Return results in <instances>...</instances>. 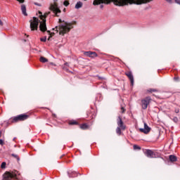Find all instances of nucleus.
<instances>
[{
	"label": "nucleus",
	"instance_id": "nucleus-1",
	"mask_svg": "<svg viewBox=\"0 0 180 180\" xmlns=\"http://www.w3.org/2000/svg\"><path fill=\"white\" fill-rule=\"evenodd\" d=\"M151 0H94L93 5H101V4H105L106 5L113 2L117 6H124V5H131L136 4V5H141V4H147Z\"/></svg>",
	"mask_w": 180,
	"mask_h": 180
},
{
	"label": "nucleus",
	"instance_id": "nucleus-2",
	"mask_svg": "<svg viewBox=\"0 0 180 180\" xmlns=\"http://www.w3.org/2000/svg\"><path fill=\"white\" fill-rule=\"evenodd\" d=\"M59 26H56L55 28H53V30H56L58 33L59 32V34L60 36H64V34H67V33L70 32L71 29L74 27L72 25V23L63 21V20L59 19L58 20Z\"/></svg>",
	"mask_w": 180,
	"mask_h": 180
},
{
	"label": "nucleus",
	"instance_id": "nucleus-3",
	"mask_svg": "<svg viewBox=\"0 0 180 180\" xmlns=\"http://www.w3.org/2000/svg\"><path fill=\"white\" fill-rule=\"evenodd\" d=\"M58 1V0H53L54 4L51 5L50 9L53 12V13H55L56 16H60V13H61V11L58 8V6H57Z\"/></svg>",
	"mask_w": 180,
	"mask_h": 180
},
{
	"label": "nucleus",
	"instance_id": "nucleus-4",
	"mask_svg": "<svg viewBox=\"0 0 180 180\" xmlns=\"http://www.w3.org/2000/svg\"><path fill=\"white\" fill-rule=\"evenodd\" d=\"M39 18L42 20L40 22L39 29L41 32H46L47 30V26L46 25V17L43 16V14H41V12H39Z\"/></svg>",
	"mask_w": 180,
	"mask_h": 180
},
{
	"label": "nucleus",
	"instance_id": "nucleus-5",
	"mask_svg": "<svg viewBox=\"0 0 180 180\" xmlns=\"http://www.w3.org/2000/svg\"><path fill=\"white\" fill-rule=\"evenodd\" d=\"M4 180H19L15 172H6L4 175Z\"/></svg>",
	"mask_w": 180,
	"mask_h": 180
},
{
	"label": "nucleus",
	"instance_id": "nucleus-6",
	"mask_svg": "<svg viewBox=\"0 0 180 180\" xmlns=\"http://www.w3.org/2000/svg\"><path fill=\"white\" fill-rule=\"evenodd\" d=\"M39 22H40V20L36 17H34L33 19L30 21L31 30H37Z\"/></svg>",
	"mask_w": 180,
	"mask_h": 180
},
{
	"label": "nucleus",
	"instance_id": "nucleus-7",
	"mask_svg": "<svg viewBox=\"0 0 180 180\" xmlns=\"http://www.w3.org/2000/svg\"><path fill=\"white\" fill-rule=\"evenodd\" d=\"M28 117L29 115L26 114H21L14 117L12 120V122L13 123H16L18 122H23V120H26L27 119H28Z\"/></svg>",
	"mask_w": 180,
	"mask_h": 180
},
{
	"label": "nucleus",
	"instance_id": "nucleus-8",
	"mask_svg": "<svg viewBox=\"0 0 180 180\" xmlns=\"http://www.w3.org/2000/svg\"><path fill=\"white\" fill-rule=\"evenodd\" d=\"M150 101H151V98L150 97H146L143 98L141 101L142 109H147V108H148V105H150Z\"/></svg>",
	"mask_w": 180,
	"mask_h": 180
},
{
	"label": "nucleus",
	"instance_id": "nucleus-9",
	"mask_svg": "<svg viewBox=\"0 0 180 180\" xmlns=\"http://www.w3.org/2000/svg\"><path fill=\"white\" fill-rule=\"evenodd\" d=\"M150 130L151 128H150V127H148V125L146 122H144V128L139 129V131H141V133H144V134H148V133H150Z\"/></svg>",
	"mask_w": 180,
	"mask_h": 180
},
{
	"label": "nucleus",
	"instance_id": "nucleus-10",
	"mask_svg": "<svg viewBox=\"0 0 180 180\" xmlns=\"http://www.w3.org/2000/svg\"><path fill=\"white\" fill-rule=\"evenodd\" d=\"M117 124L118 127L121 128V130H126V125H124V123L123 122L120 117H118V119L117 120Z\"/></svg>",
	"mask_w": 180,
	"mask_h": 180
},
{
	"label": "nucleus",
	"instance_id": "nucleus-11",
	"mask_svg": "<svg viewBox=\"0 0 180 180\" xmlns=\"http://www.w3.org/2000/svg\"><path fill=\"white\" fill-rule=\"evenodd\" d=\"M145 154L148 158H155V153L151 150H146Z\"/></svg>",
	"mask_w": 180,
	"mask_h": 180
},
{
	"label": "nucleus",
	"instance_id": "nucleus-12",
	"mask_svg": "<svg viewBox=\"0 0 180 180\" xmlns=\"http://www.w3.org/2000/svg\"><path fill=\"white\" fill-rule=\"evenodd\" d=\"M127 77H128L129 81H131V84L133 86L134 85V77H133V73L131 72H128L126 73Z\"/></svg>",
	"mask_w": 180,
	"mask_h": 180
},
{
	"label": "nucleus",
	"instance_id": "nucleus-13",
	"mask_svg": "<svg viewBox=\"0 0 180 180\" xmlns=\"http://www.w3.org/2000/svg\"><path fill=\"white\" fill-rule=\"evenodd\" d=\"M84 56L86 57H98V54H96V52H92V51H85L84 52Z\"/></svg>",
	"mask_w": 180,
	"mask_h": 180
},
{
	"label": "nucleus",
	"instance_id": "nucleus-14",
	"mask_svg": "<svg viewBox=\"0 0 180 180\" xmlns=\"http://www.w3.org/2000/svg\"><path fill=\"white\" fill-rule=\"evenodd\" d=\"M78 172H77L76 171H70L69 170L68 172V174L69 176V178H75V176H78Z\"/></svg>",
	"mask_w": 180,
	"mask_h": 180
},
{
	"label": "nucleus",
	"instance_id": "nucleus-15",
	"mask_svg": "<svg viewBox=\"0 0 180 180\" xmlns=\"http://www.w3.org/2000/svg\"><path fill=\"white\" fill-rule=\"evenodd\" d=\"M21 11L24 16H27V13L26 12V6H25V4L21 5Z\"/></svg>",
	"mask_w": 180,
	"mask_h": 180
},
{
	"label": "nucleus",
	"instance_id": "nucleus-16",
	"mask_svg": "<svg viewBox=\"0 0 180 180\" xmlns=\"http://www.w3.org/2000/svg\"><path fill=\"white\" fill-rule=\"evenodd\" d=\"M169 160H170L172 162H175V161H176V156L174 155H170L169 156Z\"/></svg>",
	"mask_w": 180,
	"mask_h": 180
},
{
	"label": "nucleus",
	"instance_id": "nucleus-17",
	"mask_svg": "<svg viewBox=\"0 0 180 180\" xmlns=\"http://www.w3.org/2000/svg\"><path fill=\"white\" fill-rule=\"evenodd\" d=\"M82 8V2L78 1L75 5V9H79Z\"/></svg>",
	"mask_w": 180,
	"mask_h": 180
},
{
	"label": "nucleus",
	"instance_id": "nucleus-18",
	"mask_svg": "<svg viewBox=\"0 0 180 180\" xmlns=\"http://www.w3.org/2000/svg\"><path fill=\"white\" fill-rule=\"evenodd\" d=\"M41 63H47L49 60L43 56H41L39 58Z\"/></svg>",
	"mask_w": 180,
	"mask_h": 180
},
{
	"label": "nucleus",
	"instance_id": "nucleus-19",
	"mask_svg": "<svg viewBox=\"0 0 180 180\" xmlns=\"http://www.w3.org/2000/svg\"><path fill=\"white\" fill-rule=\"evenodd\" d=\"M116 133H117V134L120 136L122 134V128L117 127L116 129Z\"/></svg>",
	"mask_w": 180,
	"mask_h": 180
},
{
	"label": "nucleus",
	"instance_id": "nucleus-20",
	"mask_svg": "<svg viewBox=\"0 0 180 180\" xmlns=\"http://www.w3.org/2000/svg\"><path fill=\"white\" fill-rule=\"evenodd\" d=\"M80 129H82L83 130H86V129H88V124H82L80 126Z\"/></svg>",
	"mask_w": 180,
	"mask_h": 180
},
{
	"label": "nucleus",
	"instance_id": "nucleus-21",
	"mask_svg": "<svg viewBox=\"0 0 180 180\" xmlns=\"http://www.w3.org/2000/svg\"><path fill=\"white\" fill-rule=\"evenodd\" d=\"M1 168L2 169H4V168H6V162H3L1 163Z\"/></svg>",
	"mask_w": 180,
	"mask_h": 180
},
{
	"label": "nucleus",
	"instance_id": "nucleus-22",
	"mask_svg": "<svg viewBox=\"0 0 180 180\" xmlns=\"http://www.w3.org/2000/svg\"><path fill=\"white\" fill-rule=\"evenodd\" d=\"M134 150H141V148L137 145H134Z\"/></svg>",
	"mask_w": 180,
	"mask_h": 180
},
{
	"label": "nucleus",
	"instance_id": "nucleus-23",
	"mask_svg": "<svg viewBox=\"0 0 180 180\" xmlns=\"http://www.w3.org/2000/svg\"><path fill=\"white\" fill-rule=\"evenodd\" d=\"M12 157H14V158H16L18 161H19L20 159L19 158V156L18 155H15L14 153L11 154Z\"/></svg>",
	"mask_w": 180,
	"mask_h": 180
},
{
	"label": "nucleus",
	"instance_id": "nucleus-24",
	"mask_svg": "<svg viewBox=\"0 0 180 180\" xmlns=\"http://www.w3.org/2000/svg\"><path fill=\"white\" fill-rule=\"evenodd\" d=\"M63 5H64L65 6H68L70 5V3L68 2V1H65L63 2Z\"/></svg>",
	"mask_w": 180,
	"mask_h": 180
},
{
	"label": "nucleus",
	"instance_id": "nucleus-25",
	"mask_svg": "<svg viewBox=\"0 0 180 180\" xmlns=\"http://www.w3.org/2000/svg\"><path fill=\"white\" fill-rule=\"evenodd\" d=\"M40 40H41V41L45 42V41H46V40H47V37H43V38H41Z\"/></svg>",
	"mask_w": 180,
	"mask_h": 180
},
{
	"label": "nucleus",
	"instance_id": "nucleus-26",
	"mask_svg": "<svg viewBox=\"0 0 180 180\" xmlns=\"http://www.w3.org/2000/svg\"><path fill=\"white\" fill-rule=\"evenodd\" d=\"M173 122H174V123H178V117H174L173 118Z\"/></svg>",
	"mask_w": 180,
	"mask_h": 180
},
{
	"label": "nucleus",
	"instance_id": "nucleus-27",
	"mask_svg": "<svg viewBox=\"0 0 180 180\" xmlns=\"http://www.w3.org/2000/svg\"><path fill=\"white\" fill-rule=\"evenodd\" d=\"M70 124H78V122L77 121H72L70 122Z\"/></svg>",
	"mask_w": 180,
	"mask_h": 180
},
{
	"label": "nucleus",
	"instance_id": "nucleus-28",
	"mask_svg": "<svg viewBox=\"0 0 180 180\" xmlns=\"http://www.w3.org/2000/svg\"><path fill=\"white\" fill-rule=\"evenodd\" d=\"M121 112H122V113H124V111H125V110H124V107L123 106V105H121Z\"/></svg>",
	"mask_w": 180,
	"mask_h": 180
},
{
	"label": "nucleus",
	"instance_id": "nucleus-29",
	"mask_svg": "<svg viewBox=\"0 0 180 180\" xmlns=\"http://www.w3.org/2000/svg\"><path fill=\"white\" fill-rule=\"evenodd\" d=\"M4 140L0 139V145L1 146H4Z\"/></svg>",
	"mask_w": 180,
	"mask_h": 180
},
{
	"label": "nucleus",
	"instance_id": "nucleus-30",
	"mask_svg": "<svg viewBox=\"0 0 180 180\" xmlns=\"http://www.w3.org/2000/svg\"><path fill=\"white\" fill-rule=\"evenodd\" d=\"M17 1L20 4H23V2H25V0H17Z\"/></svg>",
	"mask_w": 180,
	"mask_h": 180
},
{
	"label": "nucleus",
	"instance_id": "nucleus-31",
	"mask_svg": "<svg viewBox=\"0 0 180 180\" xmlns=\"http://www.w3.org/2000/svg\"><path fill=\"white\" fill-rule=\"evenodd\" d=\"M175 2L180 6V0H175Z\"/></svg>",
	"mask_w": 180,
	"mask_h": 180
},
{
	"label": "nucleus",
	"instance_id": "nucleus-32",
	"mask_svg": "<svg viewBox=\"0 0 180 180\" xmlns=\"http://www.w3.org/2000/svg\"><path fill=\"white\" fill-rule=\"evenodd\" d=\"M167 2H169V4H171L172 2V0H165Z\"/></svg>",
	"mask_w": 180,
	"mask_h": 180
},
{
	"label": "nucleus",
	"instance_id": "nucleus-33",
	"mask_svg": "<svg viewBox=\"0 0 180 180\" xmlns=\"http://www.w3.org/2000/svg\"><path fill=\"white\" fill-rule=\"evenodd\" d=\"M175 113H179V110L176 109V110H175Z\"/></svg>",
	"mask_w": 180,
	"mask_h": 180
},
{
	"label": "nucleus",
	"instance_id": "nucleus-34",
	"mask_svg": "<svg viewBox=\"0 0 180 180\" xmlns=\"http://www.w3.org/2000/svg\"><path fill=\"white\" fill-rule=\"evenodd\" d=\"M0 25L1 26H2V25H4V23L2 22V20H0Z\"/></svg>",
	"mask_w": 180,
	"mask_h": 180
},
{
	"label": "nucleus",
	"instance_id": "nucleus-35",
	"mask_svg": "<svg viewBox=\"0 0 180 180\" xmlns=\"http://www.w3.org/2000/svg\"><path fill=\"white\" fill-rule=\"evenodd\" d=\"M35 5H37V6H40V4H39V3H35Z\"/></svg>",
	"mask_w": 180,
	"mask_h": 180
},
{
	"label": "nucleus",
	"instance_id": "nucleus-36",
	"mask_svg": "<svg viewBox=\"0 0 180 180\" xmlns=\"http://www.w3.org/2000/svg\"><path fill=\"white\" fill-rule=\"evenodd\" d=\"M100 8L102 9V8H103V5L101 4V5L100 6Z\"/></svg>",
	"mask_w": 180,
	"mask_h": 180
},
{
	"label": "nucleus",
	"instance_id": "nucleus-37",
	"mask_svg": "<svg viewBox=\"0 0 180 180\" xmlns=\"http://www.w3.org/2000/svg\"><path fill=\"white\" fill-rule=\"evenodd\" d=\"M174 79H175L176 81V80H178V77H174Z\"/></svg>",
	"mask_w": 180,
	"mask_h": 180
},
{
	"label": "nucleus",
	"instance_id": "nucleus-38",
	"mask_svg": "<svg viewBox=\"0 0 180 180\" xmlns=\"http://www.w3.org/2000/svg\"><path fill=\"white\" fill-rule=\"evenodd\" d=\"M65 65H68V63H65Z\"/></svg>",
	"mask_w": 180,
	"mask_h": 180
},
{
	"label": "nucleus",
	"instance_id": "nucleus-39",
	"mask_svg": "<svg viewBox=\"0 0 180 180\" xmlns=\"http://www.w3.org/2000/svg\"><path fill=\"white\" fill-rule=\"evenodd\" d=\"M155 90H150V92H154Z\"/></svg>",
	"mask_w": 180,
	"mask_h": 180
},
{
	"label": "nucleus",
	"instance_id": "nucleus-40",
	"mask_svg": "<svg viewBox=\"0 0 180 180\" xmlns=\"http://www.w3.org/2000/svg\"><path fill=\"white\" fill-rule=\"evenodd\" d=\"M15 138H13V141H15Z\"/></svg>",
	"mask_w": 180,
	"mask_h": 180
},
{
	"label": "nucleus",
	"instance_id": "nucleus-41",
	"mask_svg": "<svg viewBox=\"0 0 180 180\" xmlns=\"http://www.w3.org/2000/svg\"><path fill=\"white\" fill-rule=\"evenodd\" d=\"M48 40H50V37H49Z\"/></svg>",
	"mask_w": 180,
	"mask_h": 180
}]
</instances>
